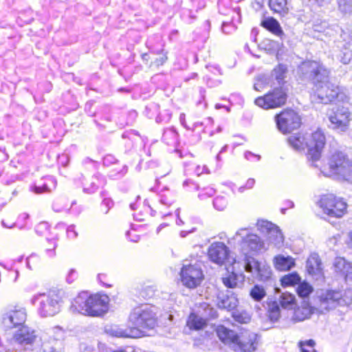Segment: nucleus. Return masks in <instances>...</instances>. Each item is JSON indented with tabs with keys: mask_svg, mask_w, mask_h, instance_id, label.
Segmentation results:
<instances>
[{
	"mask_svg": "<svg viewBox=\"0 0 352 352\" xmlns=\"http://www.w3.org/2000/svg\"><path fill=\"white\" fill-rule=\"evenodd\" d=\"M297 74L302 80H307L312 85L314 96L322 103L349 102L348 95L338 85L327 80L330 70L321 61L313 59L302 61L297 67Z\"/></svg>",
	"mask_w": 352,
	"mask_h": 352,
	"instance_id": "obj_1",
	"label": "nucleus"
},
{
	"mask_svg": "<svg viewBox=\"0 0 352 352\" xmlns=\"http://www.w3.org/2000/svg\"><path fill=\"white\" fill-rule=\"evenodd\" d=\"M156 308L145 304L135 307L129 316L128 328H116L113 336L120 338H140L144 336L148 330L153 329L157 324Z\"/></svg>",
	"mask_w": 352,
	"mask_h": 352,
	"instance_id": "obj_2",
	"label": "nucleus"
},
{
	"mask_svg": "<svg viewBox=\"0 0 352 352\" xmlns=\"http://www.w3.org/2000/svg\"><path fill=\"white\" fill-rule=\"evenodd\" d=\"M308 161L324 175L352 184V158L348 155H310Z\"/></svg>",
	"mask_w": 352,
	"mask_h": 352,
	"instance_id": "obj_3",
	"label": "nucleus"
},
{
	"mask_svg": "<svg viewBox=\"0 0 352 352\" xmlns=\"http://www.w3.org/2000/svg\"><path fill=\"white\" fill-rule=\"evenodd\" d=\"M109 298L106 294L90 295L81 292L73 299L69 307L72 314H79L90 317H100L109 310Z\"/></svg>",
	"mask_w": 352,
	"mask_h": 352,
	"instance_id": "obj_4",
	"label": "nucleus"
},
{
	"mask_svg": "<svg viewBox=\"0 0 352 352\" xmlns=\"http://www.w3.org/2000/svg\"><path fill=\"white\" fill-rule=\"evenodd\" d=\"M216 332L219 338L225 344L232 345L236 351L253 352L257 347V335L249 333L239 338L236 333L223 325H219L216 328Z\"/></svg>",
	"mask_w": 352,
	"mask_h": 352,
	"instance_id": "obj_5",
	"label": "nucleus"
},
{
	"mask_svg": "<svg viewBox=\"0 0 352 352\" xmlns=\"http://www.w3.org/2000/svg\"><path fill=\"white\" fill-rule=\"evenodd\" d=\"M30 302L36 306L37 313L42 318L54 316L60 312L62 306L61 297L54 291L36 294Z\"/></svg>",
	"mask_w": 352,
	"mask_h": 352,
	"instance_id": "obj_6",
	"label": "nucleus"
},
{
	"mask_svg": "<svg viewBox=\"0 0 352 352\" xmlns=\"http://www.w3.org/2000/svg\"><path fill=\"white\" fill-rule=\"evenodd\" d=\"M38 340V332L32 327L25 325L14 332L9 344L13 349L16 348V350L32 351Z\"/></svg>",
	"mask_w": 352,
	"mask_h": 352,
	"instance_id": "obj_7",
	"label": "nucleus"
},
{
	"mask_svg": "<svg viewBox=\"0 0 352 352\" xmlns=\"http://www.w3.org/2000/svg\"><path fill=\"white\" fill-rule=\"evenodd\" d=\"M288 94L287 89L283 87H276L263 96L254 99V104L265 110L280 108L286 104Z\"/></svg>",
	"mask_w": 352,
	"mask_h": 352,
	"instance_id": "obj_8",
	"label": "nucleus"
},
{
	"mask_svg": "<svg viewBox=\"0 0 352 352\" xmlns=\"http://www.w3.org/2000/svg\"><path fill=\"white\" fill-rule=\"evenodd\" d=\"M276 125L283 134H289L298 130L302 125V118L292 108L287 107L274 116Z\"/></svg>",
	"mask_w": 352,
	"mask_h": 352,
	"instance_id": "obj_9",
	"label": "nucleus"
},
{
	"mask_svg": "<svg viewBox=\"0 0 352 352\" xmlns=\"http://www.w3.org/2000/svg\"><path fill=\"white\" fill-rule=\"evenodd\" d=\"M240 237L239 245L245 258L249 253L258 254L265 250L263 241L257 234L252 233L248 228H241L235 234V239Z\"/></svg>",
	"mask_w": 352,
	"mask_h": 352,
	"instance_id": "obj_10",
	"label": "nucleus"
},
{
	"mask_svg": "<svg viewBox=\"0 0 352 352\" xmlns=\"http://www.w3.org/2000/svg\"><path fill=\"white\" fill-rule=\"evenodd\" d=\"M318 206L324 214L331 217L340 218L346 212V203L331 194L322 195Z\"/></svg>",
	"mask_w": 352,
	"mask_h": 352,
	"instance_id": "obj_11",
	"label": "nucleus"
},
{
	"mask_svg": "<svg viewBox=\"0 0 352 352\" xmlns=\"http://www.w3.org/2000/svg\"><path fill=\"white\" fill-rule=\"evenodd\" d=\"M320 307L322 310L329 311L337 306H346L351 304V299L344 296L340 291L327 289L321 291L318 294Z\"/></svg>",
	"mask_w": 352,
	"mask_h": 352,
	"instance_id": "obj_12",
	"label": "nucleus"
},
{
	"mask_svg": "<svg viewBox=\"0 0 352 352\" xmlns=\"http://www.w3.org/2000/svg\"><path fill=\"white\" fill-rule=\"evenodd\" d=\"M243 267L256 278L262 282H272L271 267L265 262H259L254 258L246 256L243 260Z\"/></svg>",
	"mask_w": 352,
	"mask_h": 352,
	"instance_id": "obj_13",
	"label": "nucleus"
},
{
	"mask_svg": "<svg viewBox=\"0 0 352 352\" xmlns=\"http://www.w3.org/2000/svg\"><path fill=\"white\" fill-rule=\"evenodd\" d=\"M181 280L188 288H195L204 279V274L199 264L184 265L182 268Z\"/></svg>",
	"mask_w": 352,
	"mask_h": 352,
	"instance_id": "obj_14",
	"label": "nucleus"
},
{
	"mask_svg": "<svg viewBox=\"0 0 352 352\" xmlns=\"http://www.w3.org/2000/svg\"><path fill=\"white\" fill-rule=\"evenodd\" d=\"M27 318L26 309L14 307L6 311L1 318L2 324L7 329L19 328L25 326Z\"/></svg>",
	"mask_w": 352,
	"mask_h": 352,
	"instance_id": "obj_15",
	"label": "nucleus"
},
{
	"mask_svg": "<svg viewBox=\"0 0 352 352\" xmlns=\"http://www.w3.org/2000/svg\"><path fill=\"white\" fill-rule=\"evenodd\" d=\"M229 254V248L223 242L212 243L208 250L210 260L219 265L230 262ZM230 263L234 265L236 264L235 259H232Z\"/></svg>",
	"mask_w": 352,
	"mask_h": 352,
	"instance_id": "obj_16",
	"label": "nucleus"
},
{
	"mask_svg": "<svg viewBox=\"0 0 352 352\" xmlns=\"http://www.w3.org/2000/svg\"><path fill=\"white\" fill-rule=\"evenodd\" d=\"M329 120L334 129L345 131L351 120V112L347 107L338 106L332 109L329 115Z\"/></svg>",
	"mask_w": 352,
	"mask_h": 352,
	"instance_id": "obj_17",
	"label": "nucleus"
},
{
	"mask_svg": "<svg viewBox=\"0 0 352 352\" xmlns=\"http://www.w3.org/2000/svg\"><path fill=\"white\" fill-rule=\"evenodd\" d=\"M159 204L155 206V209L148 205L146 210L151 212V216H155L157 210L162 217H166L170 214V212L164 211V208H168L172 205L175 200V194L168 188L162 189L158 194Z\"/></svg>",
	"mask_w": 352,
	"mask_h": 352,
	"instance_id": "obj_18",
	"label": "nucleus"
},
{
	"mask_svg": "<svg viewBox=\"0 0 352 352\" xmlns=\"http://www.w3.org/2000/svg\"><path fill=\"white\" fill-rule=\"evenodd\" d=\"M326 145V137L323 131L317 129L307 139V151L309 154H320Z\"/></svg>",
	"mask_w": 352,
	"mask_h": 352,
	"instance_id": "obj_19",
	"label": "nucleus"
},
{
	"mask_svg": "<svg viewBox=\"0 0 352 352\" xmlns=\"http://www.w3.org/2000/svg\"><path fill=\"white\" fill-rule=\"evenodd\" d=\"M306 269L308 274L314 278L318 280L323 278L322 263L317 254H311L307 258Z\"/></svg>",
	"mask_w": 352,
	"mask_h": 352,
	"instance_id": "obj_20",
	"label": "nucleus"
},
{
	"mask_svg": "<svg viewBox=\"0 0 352 352\" xmlns=\"http://www.w3.org/2000/svg\"><path fill=\"white\" fill-rule=\"evenodd\" d=\"M217 305L219 308L226 310H232L238 305V299L234 294L227 291L221 292L217 296Z\"/></svg>",
	"mask_w": 352,
	"mask_h": 352,
	"instance_id": "obj_21",
	"label": "nucleus"
},
{
	"mask_svg": "<svg viewBox=\"0 0 352 352\" xmlns=\"http://www.w3.org/2000/svg\"><path fill=\"white\" fill-rule=\"evenodd\" d=\"M56 187V180L52 176H46L36 182L30 187L31 190L36 194L50 192Z\"/></svg>",
	"mask_w": 352,
	"mask_h": 352,
	"instance_id": "obj_22",
	"label": "nucleus"
},
{
	"mask_svg": "<svg viewBox=\"0 0 352 352\" xmlns=\"http://www.w3.org/2000/svg\"><path fill=\"white\" fill-rule=\"evenodd\" d=\"M260 25L277 36L281 37L284 34L279 22L272 16L267 17L261 21Z\"/></svg>",
	"mask_w": 352,
	"mask_h": 352,
	"instance_id": "obj_23",
	"label": "nucleus"
},
{
	"mask_svg": "<svg viewBox=\"0 0 352 352\" xmlns=\"http://www.w3.org/2000/svg\"><path fill=\"white\" fill-rule=\"evenodd\" d=\"M307 139L302 133H297L289 136L287 142L295 151L302 152L307 149Z\"/></svg>",
	"mask_w": 352,
	"mask_h": 352,
	"instance_id": "obj_24",
	"label": "nucleus"
},
{
	"mask_svg": "<svg viewBox=\"0 0 352 352\" xmlns=\"http://www.w3.org/2000/svg\"><path fill=\"white\" fill-rule=\"evenodd\" d=\"M273 263L277 270L288 271L294 266L295 261L292 256L278 254L273 258Z\"/></svg>",
	"mask_w": 352,
	"mask_h": 352,
	"instance_id": "obj_25",
	"label": "nucleus"
},
{
	"mask_svg": "<svg viewBox=\"0 0 352 352\" xmlns=\"http://www.w3.org/2000/svg\"><path fill=\"white\" fill-rule=\"evenodd\" d=\"M104 184V180L102 175L99 174L94 175L89 179L82 183L83 191L87 194L94 193Z\"/></svg>",
	"mask_w": 352,
	"mask_h": 352,
	"instance_id": "obj_26",
	"label": "nucleus"
},
{
	"mask_svg": "<svg viewBox=\"0 0 352 352\" xmlns=\"http://www.w3.org/2000/svg\"><path fill=\"white\" fill-rule=\"evenodd\" d=\"M245 276L242 273H235L234 272L228 273L226 276L222 278L224 285L228 288H234L239 283H243Z\"/></svg>",
	"mask_w": 352,
	"mask_h": 352,
	"instance_id": "obj_27",
	"label": "nucleus"
},
{
	"mask_svg": "<svg viewBox=\"0 0 352 352\" xmlns=\"http://www.w3.org/2000/svg\"><path fill=\"white\" fill-rule=\"evenodd\" d=\"M268 241L276 247H280L284 241V236L280 230L274 224L273 228L266 234Z\"/></svg>",
	"mask_w": 352,
	"mask_h": 352,
	"instance_id": "obj_28",
	"label": "nucleus"
},
{
	"mask_svg": "<svg viewBox=\"0 0 352 352\" xmlns=\"http://www.w3.org/2000/svg\"><path fill=\"white\" fill-rule=\"evenodd\" d=\"M187 326L190 329L200 330L206 326V320L202 317L192 313L188 316L187 320Z\"/></svg>",
	"mask_w": 352,
	"mask_h": 352,
	"instance_id": "obj_29",
	"label": "nucleus"
},
{
	"mask_svg": "<svg viewBox=\"0 0 352 352\" xmlns=\"http://www.w3.org/2000/svg\"><path fill=\"white\" fill-rule=\"evenodd\" d=\"M269 6L273 12L280 15H284L289 11L287 0H270Z\"/></svg>",
	"mask_w": 352,
	"mask_h": 352,
	"instance_id": "obj_30",
	"label": "nucleus"
},
{
	"mask_svg": "<svg viewBox=\"0 0 352 352\" xmlns=\"http://www.w3.org/2000/svg\"><path fill=\"white\" fill-rule=\"evenodd\" d=\"M335 270L342 274L347 275L351 269V265L345 258L337 257L333 263Z\"/></svg>",
	"mask_w": 352,
	"mask_h": 352,
	"instance_id": "obj_31",
	"label": "nucleus"
},
{
	"mask_svg": "<svg viewBox=\"0 0 352 352\" xmlns=\"http://www.w3.org/2000/svg\"><path fill=\"white\" fill-rule=\"evenodd\" d=\"M278 302L283 309H292L293 305H294L295 302V296L293 294L288 292L283 293L280 296Z\"/></svg>",
	"mask_w": 352,
	"mask_h": 352,
	"instance_id": "obj_32",
	"label": "nucleus"
},
{
	"mask_svg": "<svg viewBox=\"0 0 352 352\" xmlns=\"http://www.w3.org/2000/svg\"><path fill=\"white\" fill-rule=\"evenodd\" d=\"M280 281L283 287L293 286L300 283V278L297 273H291L284 276Z\"/></svg>",
	"mask_w": 352,
	"mask_h": 352,
	"instance_id": "obj_33",
	"label": "nucleus"
},
{
	"mask_svg": "<svg viewBox=\"0 0 352 352\" xmlns=\"http://www.w3.org/2000/svg\"><path fill=\"white\" fill-rule=\"evenodd\" d=\"M250 295L253 300L260 302L266 296V292L263 286L255 285L250 290Z\"/></svg>",
	"mask_w": 352,
	"mask_h": 352,
	"instance_id": "obj_34",
	"label": "nucleus"
},
{
	"mask_svg": "<svg viewBox=\"0 0 352 352\" xmlns=\"http://www.w3.org/2000/svg\"><path fill=\"white\" fill-rule=\"evenodd\" d=\"M68 206V200L64 197L56 198L52 204V209L56 212L65 211Z\"/></svg>",
	"mask_w": 352,
	"mask_h": 352,
	"instance_id": "obj_35",
	"label": "nucleus"
},
{
	"mask_svg": "<svg viewBox=\"0 0 352 352\" xmlns=\"http://www.w3.org/2000/svg\"><path fill=\"white\" fill-rule=\"evenodd\" d=\"M41 263L40 256L35 253H32L26 258V267L30 270L37 269L41 265Z\"/></svg>",
	"mask_w": 352,
	"mask_h": 352,
	"instance_id": "obj_36",
	"label": "nucleus"
},
{
	"mask_svg": "<svg viewBox=\"0 0 352 352\" xmlns=\"http://www.w3.org/2000/svg\"><path fill=\"white\" fill-rule=\"evenodd\" d=\"M280 304L277 301H274L269 304V318L273 321L276 322L280 317Z\"/></svg>",
	"mask_w": 352,
	"mask_h": 352,
	"instance_id": "obj_37",
	"label": "nucleus"
},
{
	"mask_svg": "<svg viewBox=\"0 0 352 352\" xmlns=\"http://www.w3.org/2000/svg\"><path fill=\"white\" fill-rule=\"evenodd\" d=\"M198 198L200 201H204L212 197L216 193V190L211 186H206L199 188L198 190Z\"/></svg>",
	"mask_w": 352,
	"mask_h": 352,
	"instance_id": "obj_38",
	"label": "nucleus"
},
{
	"mask_svg": "<svg viewBox=\"0 0 352 352\" xmlns=\"http://www.w3.org/2000/svg\"><path fill=\"white\" fill-rule=\"evenodd\" d=\"M47 245L45 250V255L52 258L56 256V248L57 247V239L55 238L47 239Z\"/></svg>",
	"mask_w": 352,
	"mask_h": 352,
	"instance_id": "obj_39",
	"label": "nucleus"
},
{
	"mask_svg": "<svg viewBox=\"0 0 352 352\" xmlns=\"http://www.w3.org/2000/svg\"><path fill=\"white\" fill-rule=\"evenodd\" d=\"M157 57L154 58L153 60H151L150 65H154L156 67H160L164 65L168 59L166 53L163 50L159 51L155 53Z\"/></svg>",
	"mask_w": 352,
	"mask_h": 352,
	"instance_id": "obj_40",
	"label": "nucleus"
},
{
	"mask_svg": "<svg viewBox=\"0 0 352 352\" xmlns=\"http://www.w3.org/2000/svg\"><path fill=\"white\" fill-rule=\"evenodd\" d=\"M312 287L307 283H300L296 289V292L300 297H307L312 292Z\"/></svg>",
	"mask_w": 352,
	"mask_h": 352,
	"instance_id": "obj_41",
	"label": "nucleus"
},
{
	"mask_svg": "<svg viewBox=\"0 0 352 352\" xmlns=\"http://www.w3.org/2000/svg\"><path fill=\"white\" fill-rule=\"evenodd\" d=\"M151 155H146V157L140 160L138 166L140 169L154 168L157 166V162L150 158Z\"/></svg>",
	"mask_w": 352,
	"mask_h": 352,
	"instance_id": "obj_42",
	"label": "nucleus"
},
{
	"mask_svg": "<svg viewBox=\"0 0 352 352\" xmlns=\"http://www.w3.org/2000/svg\"><path fill=\"white\" fill-rule=\"evenodd\" d=\"M256 226H257L258 230L261 233L266 235V234L273 228L274 224L270 221H267V220L261 219V220H258Z\"/></svg>",
	"mask_w": 352,
	"mask_h": 352,
	"instance_id": "obj_43",
	"label": "nucleus"
},
{
	"mask_svg": "<svg viewBox=\"0 0 352 352\" xmlns=\"http://www.w3.org/2000/svg\"><path fill=\"white\" fill-rule=\"evenodd\" d=\"M227 199L223 196H217L213 200V206L219 211L223 210L227 207Z\"/></svg>",
	"mask_w": 352,
	"mask_h": 352,
	"instance_id": "obj_44",
	"label": "nucleus"
},
{
	"mask_svg": "<svg viewBox=\"0 0 352 352\" xmlns=\"http://www.w3.org/2000/svg\"><path fill=\"white\" fill-rule=\"evenodd\" d=\"M315 342L313 340H309L305 342H300V351L302 352H316L314 349Z\"/></svg>",
	"mask_w": 352,
	"mask_h": 352,
	"instance_id": "obj_45",
	"label": "nucleus"
},
{
	"mask_svg": "<svg viewBox=\"0 0 352 352\" xmlns=\"http://www.w3.org/2000/svg\"><path fill=\"white\" fill-rule=\"evenodd\" d=\"M113 206V202L110 198H104L101 204V210L107 214Z\"/></svg>",
	"mask_w": 352,
	"mask_h": 352,
	"instance_id": "obj_46",
	"label": "nucleus"
},
{
	"mask_svg": "<svg viewBox=\"0 0 352 352\" xmlns=\"http://www.w3.org/2000/svg\"><path fill=\"white\" fill-rule=\"evenodd\" d=\"M66 232L67 238L72 240L76 239L78 235L74 225L67 226Z\"/></svg>",
	"mask_w": 352,
	"mask_h": 352,
	"instance_id": "obj_47",
	"label": "nucleus"
},
{
	"mask_svg": "<svg viewBox=\"0 0 352 352\" xmlns=\"http://www.w3.org/2000/svg\"><path fill=\"white\" fill-rule=\"evenodd\" d=\"M183 186L184 188H187L188 190H199L200 187L199 186L193 182L192 180L190 179H187L186 181L184 182L183 183Z\"/></svg>",
	"mask_w": 352,
	"mask_h": 352,
	"instance_id": "obj_48",
	"label": "nucleus"
},
{
	"mask_svg": "<svg viewBox=\"0 0 352 352\" xmlns=\"http://www.w3.org/2000/svg\"><path fill=\"white\" fill-rule=\"evenodd\" d=\"M58 165L66 167L69 162V155H54Z\"/></svg>",
	"mask_w": 352,
	"mask_h": 352,
	"instance_id": "obj_49",
	"label": "nucleus"
},
{
	"mask_svg": "<svg viewBox=\"0 0 352 352\" xmlns=\"http://www.w3.org/2000/svg\"><path fill=\"white\" fill-rule=\"evenodd\" d=\"M255 184V180L253 178H250L247 180L245 186H242L238 188L240 193H243L245 190L251 189Z\"/></svg>",
	"mask_w": 352,
	"mask_h": 352,
	"instance_id": "obj_50",
	"label": "nucleus"
},
{
	"mask_svg": "<svg viewBox=\"0 0 352 352\" xmlns=\"http://www.w3.org/2000/svg\"><path fill=\"white\" fill-rule=\"evenodd\" d=\"M68 210L71 214L77 216L81 212L82 208L80 206H77L76 201H74L71 203L70 208L68 209Z\"/></svg>",
	"mask_w": 352,
	"mask_h": 352,
	"instance_id": "obj_51",
	"label": "nucleus"
},
{
	"mask_svg": "<svg viewBox=\"0 0 352 352\" xmlns=\"http://www.w3.org/2000/svg\"><path fill=\"white\" fill-rule=\"evenodd\" d=\"M98 280L99 283L105 287H111L112 286L111 284L107 282L108 277L105 274H99L98 275Z\"/></svg>",
	"mask_w": 352,
	"mask_h": 352,
	"instance_id": "obj_52",
	"label": "nucleus"
},
{
	"mask_svg": "<svg viewBox=\"0 0 352 352\" xmlns=\"http://www.w3.org/2000/svg\"><path fill=\"white\" fill-rule=\"evenodd\" d=\"M77 276H78L77 272L74 269H71L67 275L66 279H67V283H73L74 281V280H76L77 278Z\"/></svg>",
	"mask_w": 352,
	"mask_h": 352,
	"instance_id": "obj_53",
	"label": "nucleus"
},
{
	"mask_svg": "<svg viewBox=\"0 0 352 352\" xmlns=\"http://www.w3.org/2000/svg\"><path fill=\"white\" fill-rule=\"evenodd\" d=\"M102 161L104 166H109L114 164L117 160L114 155H104L102 158Z\"/></svg>",
	"mask_w": 352,
	"mask_h": 352,
	"instance_id": "obj_54",
	"label": "nucleus"
},
{
	"mask_svg": "<svg viewBox=\"0 0 352 352\" xmlns=\"http://www.w3.org/2000/svg\"><path fill=\"white\" fill-rule=\"evenodd\" d=\"M284 206L285 207L284 208H281V212L283 214H285V211L286 210H287L288 208H292L294 207V204L292 201H290V200H286L284 201Z\"/></svg>",
	"mask_w": 352,
	"mask_h": 352,
	"instance_id": "obj_55",
	"label": "nucleus"
},
{
	"mask_svg": "<svg viewBox=\"0 0 352 352\" xmlns=\"http://www.w3.org/2000/svg\"><path fill=\"white\" fill-rule=\"evenodd\" d=\"M83 164L86 166L87 164H90L93 168H96L98 165V162L96 160H93L89 157H86L83 161Z\"/></svg>",
	"mask_w": 352,
	"mask_h": 352,
	"instance_id": "obj_56",
	"label": "nucleus"
},
{
	"mask_svg": "<svg viewBox=\"0 0 352 352\" xmlns=\"http://www.w3.org/2000/svg\"><path fill=\"white\" fill-rule=\"evenodd\" d=\"M179 210H180L179 208H177V210H175V215L177 217L176 224L177 226H182V225H183L184 223L183 220L179 217Z\"/></svg>",
	"mask_w": 352,
	"mask_h": 352,
	"instance_id": "obj_57",
	"label": "nucleus"
},
{
	"mask_svg": "<svg viewBox=\"0 0 352 352\" xmlns=\"http://www.w3.org/2000/svg\"><path fill=\"white\" fill-rule=\"evenodd\" d=\"M247 160L250 162H258L261 159V155H245Z\"/></svg>",
	"mask_w": 352,
	"mask_h": 352,
	"instance_id": "obj_58",
	"label": "nucleus"
},
{
	"mask_svg": "<svg viewBox=\"0 0 352 352\" xmlns=\"http://www.w3.org/2000/svg\"><path fill=\"white\" fill-rule=\"evenodd\" d=\"M1 224L4 228H12L16 226V223H6L4 220H3L1 221Z\"/></svg>",
	"mask_w": 352,
	"mask_h": 352,
	"instance_id": "obj_59",
	"label": "nucleus"
},
{
	"mask_svg": "<svg viewBox=\"0 0 352 352\" xmlns=\"http://www.w3.org/2000/svg\"><path fill=\"white\" fill-rule=\"evenodd\" d=\"M126 237L128 239H129L131 241L137 242L139 240V236H138V235H135L133 237L131 238L130 237V235H131V232L130 231H127L126 232Z\"/></svg>",
	"mask_w": 352,
	"mask_h": 352,
	"instance_id": "obj_60",
	"label": "nucleus"
},
{
	"mask_svg": "<svg viewBox=\"0 0 352 352\" xmlns=\"http://www.w3.org/2000/svg\"><path fill=\"white\" fill-rule=\"evenodd\" d=\"M29 218V214L27 213H22L19 217V221H25Z\"/></svg>",
	"mask_w": 352,
	"mask_h": 352,
	"instance_id": "obj_61",
	"label": "nucleus"
},
{
	"mask_svg": "<svg viewBox=\"0 0 352 352\" xmlns=\"http://www.w3.org/2000/svg\"><path fill=\"white\" fill-rule=\"evenodd\" d=\"M193 230H190V231H185V230H182L180 232V236L184 238V237H186L189 233L190 232H192Z\"/></svg>",
	"mask_w": 352,
	"mask_h": 352,
	"instance_id": "obj_62",
	"label": "nucleus"
},
{
	"mask_svg": "<svg viewBox=\"0 0 352 352\" xmlns=\"http://www.w3.org/2000/svg\"><path fill=\"white\" fill-rule=\"evenodd\" d=\"M168 225L166 223L160 224L157 228V233H159L162 228H165Z\"/></svg>",
	"mask_w": 352,
	"mask_h": 352,
	"instance_id": "obj_63",
	"label": "nucleus"
},
{
	"mask_svg": "<svg viewBox=\"0 0 352 352\" xmlns=\"http://www.w3.org/2000/svg\"><path fill=\"white\" fill-rule=\"evenodd\" d=\"M43 352H57V351H56V350L54 349H53L52 347H49V348H45L43 350Z\"/></svg>",
	"mask_w": 352,
	"mask_h": 352,
	"instance_id": "obj_64",
	"label": "nucleus"
}]
</instances>
